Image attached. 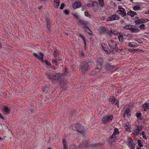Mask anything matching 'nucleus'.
Segmentation results:
<instances>
[{
  "mask_svg": "<svg viewBox=\"0 0 149 149\" xmlns=\"http://www.w3.org/2000/svg\"><path fill=\"white\" fill-rule=\"evenodd\" d=\"M127 143L130 149H134V144L132 138L130 137L127 138Z\"/></svg>",
  "mask_w": 149,
  "mask_h": 149,
  "instance_id": "obj_10",
  "label": "nucleus"
},
{
  "mask_svg": "<svg viewBox=\"0 0 149 149\" xmlns=\"http://www.w3.org/2000/svg\"><path fill=\"white\" fill-rule=\"evenodd\" d=\"M140 7L139 6H135L133 7L134 9L135 10H139L140 9Z\"/></svg>",
  "mask_w": 149,
  "mask_h": 149,
  "instance_id": "obj_38",
  "label": "nucleus"
},
{
  "mask_svg": "<svg viewBox=\"0 0 149 149\" xmlns=\"http://www.w3.org/2000/svg\"><path fill=\"white\" fill-rule=\"evenodd\" d=\"M119 35L118 36V39L120 42H122L123 41L124 39V38L122 35L119 34Z\"/></svg>",
  "mask_w": 149,
  "mask_h": 149,
  "instance_id": "obj_32",
  "label": "nucleus"
},
{
  "mask_svg": "<svg viewBox=\"0 0 149 149\" xmlns=\"http://www.w3.org/2000/svg\"><path fill=\"white\" fill-rule=\"evenodd\" d=\"M146 14H149V9L148 11L145 13Z\"/></svg>",
  "mask_w": 149,
  "mask_h": 149,
  "instance_id": "obj_60",
  "label": "nucleus"
},
{
  "mask_svg": "<svg viewBox=\"0 0 149 149\" xmlns=\"http://www.w3.org/2000/svg\"><path fill=\"white\" fill-rule=\"evenodd\" d=\"M139 27L141 29H144L145 28V25L144 24H142Z\"/></svg>",
  "mask_w": 149,
  "mask_h": 149,
  "instance_id": "obj_44",
  "label": "nucleus"
},
{
  "mask_svg": "<svg viewBox=\"0 0 149 149\" xmlns=\"http://www.w3.org/2000/svg\"><path fill=\"white\" fill-rule=\"evenodd\" d=\"M65 73H63V74H67V73L66 72L67 69H65Z\"/></svg>",
  "mask_w": 149,
  "mask_h": 149,
  "instance_id": "obj_59",
  "label": "nucleus"
},
{
  "mask_svg": "<svg viewBox=\"0 0 149 149\" xmlns=\"http://www.w3.org/2000/svg\"><path fill=\"white\" fill-rule=\"evenodd\" d=\"M135 23L136 24H139L142 23L141 19H139L136 20L135 22Z\"/></svg>",
  "mask_w": 149,
  "mask_h": 149,
  "instance_id": "obj_33",
  "label": "nucleus"
},
{
  "mask_svg": "<svg viewBox=\"0 0 149 149\" xmlns=\"http://www.w3.org/2000/svg\"><path fill=\"white\" fill-rule=\"evenodd\" d=\"M135 40L137 42H138L140 43H142V41L140 39H138L137 40Z\"/></svg>",
  "mask_w": 149,
  "mask_h": 149,
  "instance_id": "obj_45",
  "label": "nucleus"
},
{
  "mask_svg": "<svg viewBox=\"0 0 149 149\" xmlns=\"http://www.w3.org/2000/svg\"><path fill=\"white\" fill-rule=\"evenodd\" d=\"M3 111L6 114H8L10 112V108L7 106L4 107Z\"/></svg>",
  "mask_w": 149,
  "mask_h": 149,
  "instance_id": "obj_19",
  "label": "nucleus"
},
{
  "mask_svg": "<svg viewBox=\"0 0 149 149\" xmlns=\"http://www.w3.org/2000/svg\"><path fill=\"white\" fill-rule=\"evenodd\" d=\"M120 18V17L118 15L114 14L108 17L107 19V21H113L114 20H118Z\"/></svg>",
  "mask_w": 149,
  "mask_h": 149,
  "instance_id": "obj_8",
  "label": "nucleus"
},
{
  "mask_svg": "<svg viewBox=\"0 0 149 149\" xmlns=\"http://www.w3.org/2000/svg\"><path fill=\"white\" fill-rule=\"evenodd\" d=\"M124 29L129 30L133 32H137L140 31L139 29L136 28L135 26L132 25H128L123 27Z\"/></svg>",
  "mask_w": 149,
  "mask_h": 149,
  "instance_id": "obj_3",
  "label": "nucleus"
},
{
  "mask_svg": "<svg viewBox=\"0 0 149 149\" xmlns=\"http://www.w3.org/2000/svg\"><path fill=\"white\" fill-rule=\"evenodd\" d=\"M85 16L89 18H91V16L90 15H89L88 12H85Z\"/></svg>",
  "mask_w": 149,
  "mask_h": 149,
  "instance_id": "obj_40",
  "label": "nucleus"
},
{
  "mask_svg": "<svg viewBox=\"0 0 149 149\" xmlns=\"http://www.w3.org/2000/svg\"><path fill=\"white\" fill-rule=\"evenodd\" d=\"M65 6V4H62L61 5L60 7V9H62L64 8V6Z\"/></svg>",
  "mask_w": 149,
  "mask_h": 149,
  "instance_id": "obj_52",
  "label": "nucleus"
},
{
  "mask_svg": "<svg viewBox=\"0 0 149 149\" xmlns=\"http://www.w3.org/2000/svg\"><path fill=\"white\" fill-rule=\"evenodd\" d=\"M93 61L92 60H90V61H89L88 63V64L91 65L93 63Z\"/></svg>",
  "mask_w": 149,
  "mask_h": 149,
  "instance_id": "obj_53",
  "label": "nucleus"
},
{
  "mask_svg": "<svg viewBox=\"0 0 149 149\" xmlns=\"http://www.w3.org/2000/svg\"><path fill=\"white\" fill-rule=\"evenodd\" d=\"M112 33V30H109L107 29V32H106V33L108 34V35H110Z\"/></svg>",
  "mask_w": 149,
  "mask_h": 149,
  "instance_id": "obj_39",
  "label": "nucleus"
},
{
  "mask_svg": "<svg viewBox=\"0 0 149 149\" xmlns=\"http://www.w3.org/2000/svg\"><path fill=\"white\" fill-rule=\"evenodd\" d=\"M73 15L77 19H78V16L77 15V14L75 13H73Z\"/></svg>",
  "mask_w": 149,
  "mask_h": 149,
  "instance_id": "obj_46",
  "label": "nucleus"
},
{
  "mask_svg": "<svg viewBox=\"0 0 149 149\" xmlns=\"http://www.w3.org/2000/svg\"><path fill=\"white\" fill-rule=\"evenodd\" d=\"M130 109H128L126 110L124 113L126 114L127 116H129L131 115V114L130 113Z\"/></svg>",
  "mask_w": 149,
  "mask_h": 149,
  "instance_id": "obj_28",
  "label": "nucleus"
},
{
  "mask_svg": "<svg viewBox=\"0 0 149 149\" xmlns=\"http://www.w3.org/2000/svg\"><path fill=\"white\" fill-rule=\"evenodd\" d=\"M142 136H143V137L144 139H146V136L145 135L143 131L142 132Z\"/></svg>",
  "mask_w": 149,
  "mask_h": 149,
  "instance_id": "obj_49",
  "label": "nucleus"
},
{
  "mask_svg": "<svg viewBox=\"0 0 149 149\" xmlns=\"http://www.w3.org/2000/svg\"><path fill=\"white\" fill-rule=\"evenodd\" d=\"M118 100L116 99H114L113 101L112 102V103L114 104L118 108Z\"/></svg>",
  "mask_w": 149,
  "mask_h": 149,
  "instance_id": "obj_29",
  "label": "nucleus"
},
{
  "mask_svg": "<svg viewBox=\"0 0 149 149\" xmlns=\"http://www.w3.org/2000/svg\"><path fill=\"white\" fill-rule=\"evenodd\" d=\"M79 22L83 26H85L87 24V22H84V21L81 20V19H79L78 20Z\"/></svg>",
  "mask_w": 149,
  "mask_h": 149,
  "instance_id": "obj_24",
  "label": "nucleus"
},
{
  "mask_svg": "<svg viewBox=\"0 0 149 149\" xmlns=\"http://www.w3.org/2000/svg\"><path fill=\"white\" fill-rule=\"evenodd\" d=\"M112 33L115 35H119L120 34V33L119 32H118L116 31H112Z\"/></svg>",
  "mask_w": 149,
  "mask_h": 149,
  "instance_id": "obj_42",
  "label": "nucleus"
},
{
  "mask_svg": "<svg viewBox=\"0 0 149 149\" xmlns=\"http://www.w3.org/2000/svg\"><path fill=\"white\" fill-rule=\"evenodd\" d=\"M92 6L93 7V8L95 11H97L98 8V6L97 3L96 2L92 1Z\"/></svg>",
  "mask_w": 149,
  "mask_h": 149,
  "instance_id": "obj_13",
  "label": "nucleus"
},
{
  "mask_svg": "<svg viewBox=\"0 0 149 149\" xmlns=\"http://www.w3.org/2000/svg\"><path fill=\"white\" fill-rule=\"evenodd\" d=\"M79 36L81 38L82 40L84 41V45L85 46V47L86 45V42L85 38H84L82 35L80 33L79 34Z\"/></svg>",
  "mask_w": 149,
  "mask_h": 149,
  "instance_id": "obj_31",
  "label": "nucleus"
},
{
  "mask_svg": "<svg viewBox=\"0 0 149 149\" xmlns=\"http://www.w3.org/2000/svg\"><path fill=\"white\" fill-rule=\"evenodd\" d=\"M98 3L100 6L101 7H103L104 6V3L103 0H98Z\"/></svg>",
  "mask_w": 149,
  "mask_h": 149,
  "instance_id": "obj_25",
  "label": "nucleus"
},
{
  "mask_svg": "<svg viewBox=\"0 0 149 149\" xmlns=\"http://www.w3.org/2000/svg\"><path fill=\"white\" fill-rule=\"evenodd\" d=\"M33 55L39 60L42 62H43V55L42 53H40L37 54L36 53H34L33 54Z\"/></svg>",
  "mask_w": 149,
  "mask_h": 149,
  "instance_id": "obj_9",
  "label": "nucleus"
},
{
  "mask_svg": "<svg viewBox=\"0 0 149 149\" xmlns=\"http://www.w3.org/2000/svg\"><path fill=\"white\" fill-rule=\"evenodd\" d=\"M137 149H141L140 148L137 147Z\"/></svg>",
  "mask_w": 149,
  "mask_h": 149,
  "instance_id": "obj_64",
  "label": "nucleus"
},
{
  "mask_svg": "<svg viewBox=\"0 0 149 149\" xmlns=\"http://www.w3.org/2000/svg\"><path fill=\"white\" fill-rule=\"evenodd\" d=\"M141 116V113H137L136 114V116L138 118H139V117H140V116Z\"/></svg>",
  "mask_w": 149,
  "mask_h": 149,
  "instance_id": "obj_50",
  "label": "nucleus"
},
{
  "mask_svg": "<svg viewBox=\"0 0 149 149\" xmlns=\"http://www.w3.org/2000/svg\"><path fill=\"white\" fill-rule=\"evenodd\" d=\"M42 7V6H39V9H40V8H41Z\"/></svg>",
  "mask_w": 149,
  "mask_h": 149,
  "instance_id": "obj_62",
  "label": "nucleus"
},
{
  "mask_svg": "<svg viewBox=\"0 0 149 149\" xmlns=\"http://www.w3.org/2000/svg\"><path fill=\"white\" fill-rule=\"evenodd\" d=\"M97 65L98 66L99 68H101L102 65L103 63V61L102 58H99L97 60Z\"/></svg>",
  "mask_w": 149,
  "mask_h": 149,
  "instance_id": "obj_12",
  "label": "nucleus"
},
{
  "mask_svg": "<svg viewBox=\"0 0 149 149\" xmlns=\"http://www.w3.org/2000/svg\"><path fill=\"white\" fill-rule=\"evenodd\" d=\"M102 19H104V17H102Z\"/></svg>",
  "mask_w": 149,
  "mask_h": 149,
  "instance_id": "obj_63",
  "label": "nucleus"
},
{
  "mask_svg": "<svg viewBox=\"0 0 149 149\" xmlns=\"http://www.w3.org/2000/svg\"><path fill=\"white\" fill-rule=\"evenodd\" d=\"M59 52L57 50H55L53 53V55L54 57H56L59 55Z\"/></svg>",
  "mask_w": 149,
  "mask_h": 149,
  "instance_id": "obj_26",
  "label": "nucleus"
},
{
  "mask_svg": "<svg viewBox=\"0 0 149 149\" xmlns=\"http://www.w3.org/2000/svg\"><path fill=\"white\" fill-rule=\"evenodd\" d=\"M142 107L145 109H149V104H145L143 105Z\"/></svg>",
  "mask_w": 149,
  "mask_h": 149,
  "instance_id": "obj_30",
  "label": "nucleus"
},
{
  "mask_svg": "<svg viewBox=\"0 0 149 149\" xmlns=\"http://www.w3.org/2000/svg\"><path fill=\"white\" fill-rule=\"evenodd\" d=\"M128 46L130 47L134 48L136 47V45H135L133 44L132 43L130 42L128 44Z\"/></svg>",
  "mask_w": 149,
  "mask_h": 149,
  "instance_id": "obj_34",
  "label": "nucleus"
},
{
  "mask_svg": "<svg viewBox=\"0 0 149 149\" xmlns=\"http://www.w3.org/2000/svg\"><path fill=\"white\" fill-rule=\"evenodd\" d=\"M114 99H115L114 98V97H111L109 98V101L110 102H112L113 101Z\"/></svg>",
  "mask_w": 149,
  "mask_h": 149,
  "instance_id": "obj_48",
  "label": "nucleus"
},
{
  "mask_svg": "<svg viewBox=\"0 0 149 149\" xmlns=\"http://www.w3.org/2000/svg\"><path fill=\"white\" fill-rule=\"evenodd\" d=\"M125 128L126 130L128 132H130L131 131V128L130 125L129 124H125Z\"/></svg>",
  "mask_w": 149,
  "mask_h": 149,
  "instance_id": "obj_23",
  "label": "nucleus"
},
{
  "mask_svg": "<svg viewBox=\"0 0 149 149\" xmlns=\"http://www.w3.org/2000/svg\"><path fill=\"white\" fill-rule=\"evenodd\" d=\"M83 28L84 29L85 31L87 32L89 34H92V32L91 31L90 28L88 27L87 24L85 26H83Z\"/></svg>",
  "mask_w": 149,
  "mask_h": 149,
  "instance_id": "obj_15",
  "label": "nucleus"
},
{
  "mask_svg": "<svg viewBox=\"0 0 149 149\" xmlns=\"http://www.w3.org/2000/svg\"><path fill=\"white\" fill-rule=\"evenodd\" d=\"M72 127L73 130L77 131L81 135L83 134L85 131L84 127L81 126V125L79 124H78L76 125H73Z\"/></svg>",
  "mask_w": 149,
  "mask_h": 149,
  "instance_id": "obj_1",
  "label": "nucleus"
},
{
  "mask_svg": "<svg viewBox=\"0 0 149 149\" xmlns=\"http://www.w3.org/2000/svg\"><path fill=\"white\" fill-rule=\"evenodd\" d=\"M80 67L81 71L82 72H84L88 70V64L87 62L84 61L81 63Z\"/></svg>",
  "mask_w": 149,
  "mask_h": 149,
  "instance_id": "obj_6",
  "label": "nucleus"
},
{
  "mask_svg": "<svg viewBox=\"0 0 149 149\" xmlns=\"http://www.w3.org/2000/svg\"><path fill=\"white\" fill-rule=\"evenodd\" d=\"M62 142L63 144V149H68L67 144L66 142V140L65 139H63Z\"/></svg>",
  "mask_w": 149,
  "mask_h": 149,
  "instance_id": "obj_22",
  "label": "nucleus"
},
{
  "mask_svg": "<svg viewBox=\"0 0 149 149\" xmlns=\"http://www.w3.org/2000/svg\"><path fill=\"white\" fill-rule=\"evenodd\" d=\"M127 14L131 16L132 17H133L136 15V13L134 11L130 10L127 13Z\"/></svg>",
  "mask_w": 149,
  "mask_h": 149,
  "instance_id": "obj_18",
  "label": "nucleus"
},
{
  "mask_svg": "<svg viewBox=\"0 0 149 149\" xmlns=\"http://www.w3.org/2000/svg\"><path fill=\"white\" fill-rule=\"evenodd\" d=\"M141 131V128L138 127L134 131V134L137 135L139 134V132Z\"/></svg>",
  "mask_w": 149,
  "mask_h": 149,
  "instance_id": "obj_20",
  "label": "nucleus"
},
{
  "mask_svg": "<svg viewBox=\"0 0 149 149\" xmlns=\"http://www.w3.org/2000/svg\"><path fill=\"white\" fill-rule=\"evenodd\" d=\"M59 3V0H54V4L56 8H58V7Z\"/></svg>",
  "mask_w": 149,
  "mask_h": 149,
  "instance_id": "obj_21",
  "label": "nucleus"
},
{
  "mask_svg": "<svg viewBox=\"0 0 149 149\" xmlns=\"http://www.w3.org/2000/svg\"><path fill=\"white\" fill-rule=\"evenodd\" d=\"M113 118V116L112 115L105 116L102 118V122L104 123H107L109 122L110 120L111 121Z\"/></svg>",
  "mask_w": 149,
  "mask_h": 149,
  "instance_id": "obj_7",
  "label": "nucleus"
},
{
  "mask_svg": "<svg viewBox=\"0 0 149 149\" xmlns=\"http://www.w3.org/2000/svg\"><path fill=\"white\" fill-rule=\"evenodd\" d=\"M138 144L139 146L141 147L142 146V144L141 143V141L140 140H138Z\"/></svg>",
  "mask_w": 149,
  "mask_h": 149,
  "instance_id": "obj_43",
  "label": "nucleus"
},
{
  "mask_svg": "<svg viewBox=\"0 0 149 149\" xmlns=\"http://www.w3.org/2000/svg\"><path fill=\"white\" fill-rule=\"evenodd\" d=\"M66 15H68L69 14V11L67 10H65L64 11Z\"/></svg>",
  "mask_w": 149,
  "mask_h": 149,
  "instance_id": "obj_54",
  "label": "nucleus"
},
{
  "mask_svg": "<svg viewBox=\"0 0 149 149\" xmlns=\"http://www.w3.org/2000/svg\"><path fill=\"white\" fill-rule=\"evenodd\" d=\"M102 49L107 53H109L111 52L109 49H108V48L104 44H102Z\"/></svg>",
  "mask_w": 149,
  "mask_h": 149,
  "instance_id": "obj_17",
  "label": "nucleus"
},
{
  "mask_svg": "<svg viewBox=\"0 0 149 149\" xmlns=\"http://www.w3.org/2000/svg\"><path fill=\"white\" fill-rule=\"evenodd\" d=\"M79 54H80V56H84V53L83 51H81V52H79Z\"/></svg>",
  "mask_w": 149,
  "mask_h": 149,
  "instance_id": "obj_47",
  "label": "nucleus"
},
{
  "mask_svg": "<svg viewBox=\"0 0 149 149\" xmlns=\"http://www.w3.org/2000/svg\"><path fill=\"white\" fill-rule=\"evenodd\" d=\"M44 62L46 65L49 66V62L48 61H45Z\"/></svg>",
  "mask_w": 149,
  "mask_h": 149,
  "instance_id": "obj_56",
  "label": "nucleus"
},
{
  "mask_svg": "<svg viewBox=\"0 0 149 149\" xmlns=\"http://www.w3.org/2000/svg\"><path fill=\"white\" fill-rule=\"evenodd\" d=\"M113 133L116 134V135L118 134L119 133V132L118 129L116 128L114 129Z\"/></svg>",
  "mask_w": 149,
  "mask_h": 149,
  "instance_id": "obj_37",
  "label": "nucleus"
},
{
  "mask_svg": "<svg viewBox=\"0 0 149 149\" xmlns=\"http://www.w3.org/2000/svg\"><path fill=\"white\" fill-rule=\"evenodd\" d=\"M81 5V3L80 2H76L73 4L72 7L73 8L76 9L80 8Z\"/></svg>",
  "mask_w": 149,
  "mask_h": 149,
  "instance_id": "obj_14",
  "label": "nucleus"
},
{
  "mask_svg": "<svg viewBox=\"0 0 149 149\" xmlns=\"http://www.w3.org/2000/svg\"><path fill=\"white\" fill-rule=\"evenodd\" d=\"M104 68L107 71L114 72L118 68L115 67L114 66L112 65L109 63H107L104 65Z\"/></svg>",
  "mask_w": 149,
  "mask_h": 149,
  "instance_id": "obj_4",
  "label": "nucleus"
},
{
  "mask_svg": "<svg viewBox=\"0 0 149 149\" xmlns=\"http://www.w3.org/2000/svg\"><path fill=\"white\" fill-rule=\"evenodd\" d=\"M86 5L88 7L90 8L91 7V5L90 4L88 3V4H86Z\"/></svg>",
  "mask_w": 149,
  "mask_h": 149,
  "instance_id": "obj_57",
  "label": "nucleus"
},
{
  "mask_svg": "<svg viewBox=\"0 0 149 149\" xmlns=\"http://www.w3.org/2000/svg\"><path fill=\"white\" fill-rule=\"evenodd\" d=\"M108 43L110 47L111 51L114 53L116 51L117 46L116 42L112 40H110L108 41Z\"/></svg>",
  "mask_w": 149,
  "mask_h": 149,
  "instance_id": "obj_5",
  "label": "nucleus"
},
{
  "mask_svg": "<svg viewBox=\"0 0 149 149\" xmlns=\"http://www.w3.org/2000/svg\"><path fill=\"white\" fill-rule=\"evenodd\" d=\"M118 13L123 17H125L126 16V14L125 9L122 7L121 6H119L118 7Z\"/></svg>",
  "mask_w": 149,
  "mask_h": 149,
  "instance_id": "obj_11",
  "label": "nucleus"
},
{
  "mask_svg": "<svg viewBox=\"0 0 149 149\" xmlns=\"http://www.w3.org/2000/svg\"><path fill=\"white\" fill-rule=\"evenodd\" d=\"M101 68L97 67L95 70L93 71V74L95 75L100 74L101 72Z\"/></svg>",
  "mask_w": 149,
  "mask_h": 149,
  "instance_id": "obj_16",
  "label": "nucleus"
},
{
  "mask_svg": "<svg viewBox=\"0 0 149 149\" xmlns=\"http://www.w3.org/2000/svg\"><path fill=\"white\" fill-rule=\"evenodd\" d=\"M142 23L144 22H146L149 21V20L148 19H141Z\"/></svg>",
  "mask_w": 149,
  "mask_h": 149,
  "instance_id": "obj_41",
  "label": "nucleus"
},
{
  "mask_svg": "<svg viewBox=\"0 0 149 149\" xmlns=\"http://www.w3.org/2000/svg\"><path fill=\"white\" fill-rule=\"evenodd\" d=\"M49 90V87H44L42 89V90L44 92L47 93Z\"/></svg>",
  "mask_w": 149,
  "mask_h": 149,
  "instance_id": "obj_35",
  "label": "nucleus"
},
{
  "mask_svg": "<svg viewBox=\"0 0 149 149\" xmlns=\"http://www.w3.org/2000/svg\"><path fill=\"white\" fill-rule=\"evenodd\" d=\"M52 62L54 63V62L56 65H57L58 66H59V63H58V62L56 60V59H53L52 60Z\"/></svg>",
  "mask_w": 149,
  "mask_h": 149,
  "instance_id": "obj_36",
  "label": "nucleus"
},
{
  "mask_svg": "<svg viewBox=\"0 0 149 149\" xmlns=\"http://www.w3.org/2000/svg\"><path fill=\"white\" fill-rule=\"evenodd\" d=\"M107 29H106L105 27H102L100 29V32L101 33H106V32H107Z\"/></svg>",
  "mask_w": 149,
  "mask_h": 149,
  "instance_id": "obj_27",
  "label": "nucleus"
},
{
  "mask_svg": "<svg viewBox=\"0 0 149 149\" xmlns=\"http://www.w3.org/2000/svg\"><path fill=\"white\" fill-rule=\"evenodd\" d=\"M84 146H86L88 144V143L87 142L86 143H83Z\"/></svg>",
  "mask_w": 149,
  "mask_h": 149,
  "instance_id": "obj_61",
  "label": "nucleus"
},
{
  "mask_svg": "<svg viewBox=\"0 0 149 149\" xmlns=\"http://www.w3.org/2000/svg\"><path fill=\"white\" fill-rule=\"evenodd\" d=\"M46 75L48 78L52 80H59L61 77L59 74H55L53 72L47 73Z\"/></svg>",
  "mask_w": 149,
  "mask_h": 149,
  "instance_id": "obj_2",
  "label": "nucleus"
},
{
  "mask_svg": "<svg viewBox=\"0 0 149 149\" xmlns=\"http://www.w3.org/2000/svg\"><path fill=\"white\" fill-rule=\"evenodd\" d=\"M138 49H134L133 50H132L131 51V52L132 53H134L136 51H138Z\"/></svg>",
  "mask_w": 149,
  "mask_h": 149,
  "instance_id": "obj_51",
  "label": "nucleus"
},
{
  "mask_svg": "<svg viewBox=\"0 0 149 149\" xmlns=\"http://www.w3.org/2000/svg\"><path fill=\"white\" fill-rule=\"evenodd\" d=\"M116 135V134H115L113 133V134L111 136V139H113Z\"/></svg>",
  "mask_w": 149,
  "mask_h": 149,
  "instance_id": "obj_55",
  "label": "nucleus"
},
{
  "mask_svg": "<svg viewBox=\"0 0 149 149\" xmlns=\"http://www.w3.org/2000/svg\"><path fill=\"white\" fill-rule=\"evenodd\" d=\"M0 118L3 119H4V117L3 116L1 113H0Z\"/></svg>",
  "mask_w": 149,
  "mask_h": 149,
  "instance_id": "obj_58",
  "label": "nucleus"
}]
</instances>
